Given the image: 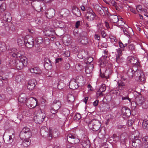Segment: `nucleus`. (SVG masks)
Here are the masks:
<instances>
[{"mask_svg": "<svg viewBox=\"0 0 148 148\" xmlns=\"http://www.w3.org/2000/svg\"><path fill=\"white\" fill-rule=\"evenodd\" d=\"M67 39L64 40V42L65 45L67 46L70 45L72 43V40L70 36H68Z\"/></svg>", "mask_w": 148, "mask_h": 148, "instance_id": "35", "label": "nucleus"}, {"mask_svg": "<svg viewBox=\"0 0 148 148\" xmlns=\"http://www.w3.org/2000/svg\"><path fill=\"white\" fill-rule=\"evenodd\" d=\"M44 67L47 70L51 69L52 68L51 62L48 58H45L44 60Z\"/></svg>", "mask_w": 148, "mask_h": 148, "instance_id": "13", "label": "nucleus"}, {"mask_svg": "<svg viewBox=\"0 0 148 148\" xmlns=\"http://www.w3.org/2000/svg\"><path fill=\"white\" fill-rule=\"evenodd\" d=\"M127 60L128 62L134 65L133 66H139L140 65V62L138 60L137 58L133 56H129L127 58Z\"/></svg>", "mask_w": 148, "mask_h": 148, "instance_id": "10", "label": "nucleus"}, {"mask_svg": "<svg viewBox=\"0 0 148 148\" xmlns=\"http://www.w3.org/2000/svg\"><path fill=\"white\" fill-rule=\"evenodd\" d=\"M10 55L14 58H20L23 55V52L17 50L15 48H13L9 51Z\"/></svg>", "mask_w": 148, "mask_h": 148, "instance_id": "8", "label": "nucleus"}, {"mask_svg": "<svg viewBox=\"0 0 148 148\" xmlns=\"http://www.w3.org/2000/svg\"><path fill=\"white\" fill-rule=\"evenodd\" d=\"M72 12L73 14L77 17H79L81 15V13L79 10L76 7H73L72 9Z\"/></svg>", "mask_w": 148, "mask_h": 148, "instance_id": "23", "label": "nucleus"}, {"mask_svg": "<svg viewBox=\"0 0 148 148\" xmlns=\"http://www.w3.org/2000/svg\"><path fill=\"white\" fill-rule=\"evenodd\" d=\"M82 145L84 148H89L90 143L89 140L86 138H85L82 142Z\"/></svg>", "mask_w": 148, "mask_h": 148, "instance_id": "25", "label": "nucleus"}, {"mask_svg": "<svg viewBox=\"0 0 148 148\" xmlns=\"http://www.w3.org/2000/svg\"><path fill=\"white\" fill-rule=\"evenodd\" d=\"M122 114L125 117L129 116L131 114V111L128 108L123 107L122 109Z\"/></svg>", "mask_w": 148, "mask_h": 148, "instance_id": "15", "label": "nucleus"}, {"mask_svg": "<svg viewBox=\"0 0 148 148\" xmlns=\"http://www.w3.org/2000/svg\"><path fill=\"white\" fill-rule=\"evenodd\" d=\"M58 110L55 109L53 107H51L50 109V112L52 114H56L58 111Z\"/></svg>", "mask_w": 148, "mask_h": 148, "instance_id": "46", "label": "nucleus"}, {"mask_svg": "<svg viewBox=\"0 0 148 148\" xmlns=\"http://www.w3.org/2000/svg\"><path fill=\"white\" fill-rule=\"evenodd\" d=\"M37 101L36 98L31 97L27 99L26 102L27 106L29 108H34L36 106Z\"/></svg>", "mask_w": 148, "mask_h": 148, "instance_id": "7", "label": "nucleus"}, {"mask_svg": "<svg viewBox=\"0 0 148 148\" xmlns=\"http://www.w3.org/2000/svg\"><path fill=\"white\" fill-rule=\"evenodd\" d=\"M106 90V85L105 84H103L101 88H100L99 90V92H103Z\"/></svg>", "mask_w": 148, "mask_h": 148, "instance_id": "52", "label": "nucleus"}, {"mask_svg": "<svg viewBox=\"0 0 148 148\" xmlns=\"http://www.w3.org/2000/svg\"><path fill=\"white\" fill-rule=\"evenodd\" d=\"M136 9L138 12L143 11L142 6L140 5H138L136 6Z\"/></svg>", "mask_w": 148, "mask_h": 148, "instance_id": "53", "label": "nucleus"}, {"mask_svg": "<svg viewBox=\"0 0 148 148\" xmlns=\"http://www.w3.org/2000/svg\"><path fill=\"white\" fill-rule=\"evenodd\" d=\"M136 104L139 106H142L143 108H148V102L144 101L143 99L139 97H137L135 99Z\"/></svg>", "mask_w": 148, "mask_h": 148, "instance_id": "9", "label": "nucleus"}, {"mask_svg": "<svg viewBox=\"0 0 148 148\" xmlns=\"http://www.w3.org/2000/svg\"><path fill=\"white\" fill-rule=\"evenodd\" d=\"M63 51L65 57H68L70 56V53L69 51H66L65 49H63Z\"/></svg>", "mask_w": 148, "mask_h": 148, "instance_id": "48", "label": "nucleus"}, {"mask_svg": "<svg viewBox=\"0 0 148 148\" xmlns=\"http://www.w3.org/2000/svg\"><path fill=\"white\" fill-rule=\"evenodd\" d=\"M143 127L145 129H148V121L144 120L142 123Z\"/></svg>", "mask_w": 148, "mask_h": 148, "instance_id": "41", "label": "nucleus"}, {"mask_svg": "<svg viewBox=\"0 0 148 148\" xmlns=\"http://www.w3.org/2000/svg\"><path fill=\"white\" fill-rule=\"evenodd\" d=\"M128 136L125 133H122L121 135L120 139L121 143L123 144L125 143L126 141L127 140Z\"/></svg>", "mask_w": 148, "mask_h": 148, "instance_id": "26", "label": "nucleus"}, {"mask_svg": "<svg viewBox=\"0 0 148 148\" xmlns=\"http://www.w3.org/2000/svg\"><path fill=\"white\" fill-rule=\"evenodd\" d=\"M143 73L141 70L138 69L136 66L129 67L127 72V74L130 78L134 77L138 78Z\"/></svg>", "mask_w": 148, "mask_h": 148, "instance_id": "1", "label": "nucleus"}, {"mask_svg": "<svg viewBox=\"0 0 148 148\" xmlns=\"http://www.w3.org/2000/svg\"><path fill=\"white\" fill-rule=\"evenodd\" d=\"M36 84V82L35 79H32L30 80L28 82L27 86L28 89L31 90L34 88Z\"/></svg>", "mask_w": 148, "mask_h": 148, "instance_id": "14", "label": "nucleus"}, {"mask_svg": "<svg viewBox=\"0 0 148 148\" xmlns=\"http://www.w3.org/2000/svg\"><path fill=\"white\" fill-rule=\"evenodd\" d=\"M143 140L148 145V136H145L143 138Z\"/></svg>", "mask_w": 148, "mask_h": 148, "instance_id": "62", "label": "nucleus"}, {"mask_svg": "<svg viewBox=\"0 0 148 148\" xmlns=\"http://www.w3.org/2000/svg\"><path fill=\"white\" fill-rule=\"evenodd\" d=\"M129 49L133 53H134L135 52V46L133 44H130L128 45Z\"/></svg>", "mask_w": 148, "mask_h": 148, "instance_id": "39", "label": "nucleus"}, {"mask_svg": "<svg viewBox=\"0 0 148 148\" xmlns=\"http://www.w3.org/2000/svg\"><path fill=\"white\" fill-rule=\"evenodd\" d=\"M13 64H14V65L18 70L22 69L23 68V66H24L23 64L19 60L14 61V63H13Z\"/></svg>", "mask_w": 148, "mask_h": 148, "instance_id": "19", "label": "nucleus"}, {"mask_svg": "<svg viewBox=\"0 0 148 148\" xmlns=\"http://www.w3.org/2000/svg\"><path fill=\"white\" fill-rule=\"evenodd\" d=\"M110 21L113 23H116L119 20L118 16L116 15H111L109 17Z\"/></svg>", "mask_w": 148, "mask_h": 148, "instance_id": "31", "label": "nucleus"}, {"mask_svg": "<svg viewBox=\"0 0 148 148\" xmlns=\"http://www.w3.org/2000/svg\"><path fill=\"white\" fill-rule=\"evenodd\" d=\"M31 132V130L29 128H28L27 127H25L23 128L21 131V133H27L28 132Z\"/></svg>", "mask_w": 148, "mask_h": 148, "instance_id": "42", "label": "nucleus"}, {"mask_svg": "<svg viewBox=\"0 0 148 148\" xmlns=\"http://www.w3.org/2000/svg\"><path fill=\"white\" fill-rule=\"evenodd\" d=\"M81 118V114L78 113L76 114L74 116V119L75 120L78 121Z\"/></svg>", "mask_w": 148, "mask_h": 148, "instance_id": "47", "label": "nucleus"}, {"mask_svg": "<svg viewBox=\"0 0 148 148\" xmlns=\"http://www.w3.org/2000/svg\"><path fill=\"white\" fill-rule=\"evenodd\" d=\"M22 139L23 140V141L22 143L21 144V145L23 146L22 147H26L30 145V142L29 141V139Z\"/></svg>", "mask_w": 148, "mask_h": 148, "instance_id": "32", "label": "nucleus"}, {"mask_svg": "<svg viewBox=\"0 0 148 148\" xmlns=\"http://www.w3.org/2000/svg\"><path fill=\"white\" fill-rule=\"evenodd\" d=\"M42 112L39 114L36 115L34 117V119L36 123H42L44 120L45 117Z\"/></svg>", "mask_w": 148, "mask_h": 148, "instance_id": "11", "label": "nucleus"}, {"mask_svg": "<svg viewBox=\"0 0 148 148\" xmlns=\"http://www.w3.org/2000/svg\"><path fill=\"white\" fill-rule=\"evenodd\" d=\"M51 131L52 135V137L53 136L54 138H56L58 136L59 134V132H58L57 129H54L53 131H52L51 129Z\"/></svg>", "mask_w": 148, "mask_h": 148, "instance_id": "38", "label": "nucleus"}, {"mask_svg": "<svg viewBox=\"0 0 148 148\" xmlns=\"http://www.w3.org/2000/svg\"><path fill=\"white\" fill-rule=\"evenodd\" d=\"M87 35V33L86 32H82L80 34V37H82L83 36L86 37Z\"/></svg>", "mask_w": 148, "mask_h": 148, "instance_id": "59", "label": "nucleus"}, {"mask_svg": "<svg viewBox=\"0 0 148 148\" xmlns=\"http://www.w3.org/2000/svg\"><path fill=\"white\" fill-rule=\"evenodd\" d=\"M55 14V10L53 9H50L45 12V14L47 17L49 18L52 17Z\"/></svg>", "mask_w": 148, "mask_h": 148, "instance_id": "18", "label": "nucleus"}, {"mask_svg": "<svg viewBox=\"0 0 148 148\" xmlns=\"http://www.w3.org/2000/svg\"><path fill=\"white\" fill-rule=\"evenodd\" d=\"M117 51L118 54L116 55V61L118 63L120 56L122 55V51L121 49L119 48L117 49Z\"/></svg>", "mask_w": 148, "mask_h": 148, "instance_id": "33", "label": "nucleus"}, {"mask_svg": "<svg viewBox=\"0 0 148 148\" xmlns=\"http://www.w3.org/2000/svg\"><path fill=\"white\" fill-rule=\"evenodd\" d=\"M5 98V96L4 94H0V100L2 101L4 100Z\"/></svg>", "mask_w": 148, "mask_h": 148, "instance_id": "61", "label": "nucleus"}, {"mask_svg": "<svg viewBox=\"0 0 148 148\" xmlns=\"http://www.w3.org/2000/svg\"><path fill=\"white\" fill-rule=\"evenodd\" d=\"M29 71L32 73L39 74L41 73V71L37 67L31 68L29 69Z\"/></svg>", "mask_w": 148, "mask_h": 148, "instance_id": "30", "label": "nucleus"}, {"mask_svg": "<svg viewBox=\"0 0 148 148\" xmlns=\"http://www.w3.org/2000/svg\"><path fill=\"white\" fill-rule=\"evenodd\" d=\"M134 122L133 120H129L128 121V125L129 126H131L132 125Z\"/></svg>", "mask_w": 148, "mask_h": 148, "instance_id": "57", "label": "nucleus"}, {"mask_svg": "<svg viewBox=\"0 0 148 148\" xmlns=\"http://www.w3.org/2000/svg\"><path fill=\"white\" fill-rule=\"evenodd\" d=\"M73 34L75 36H77L79 34V32L77 29H75L73 31Z\"/></svg>", "mask_w": 148, "mask_h": 148, "instance_id": "58", "label": "nucleus"}, {"mask_svg": "<svg viewBox=\"0 0 148 148\" xmlns=\"http://www.w3.org/2000/svg\"><path fill=\"white\" fill-rule=\"evenodd\" d=\"M80 42L82 44L86 45L88 42V38L86 36L80 37L78 39Z\"/></svg>", "mask_w": 148, "mask_h": 148, "instance_id": "27", "label": "nucleus"}, {"mask_svg": "<svg viewBox=\"0 0 148 148\" xmlns=\"http://www.w3.org/2000/svg\"><path fill=\"white\" fill-rule=\"evenodd\" d=\"M44 5L43 3H38L36 5L35 10L37 11L40 12L43 11V8L42 7V5Z\"/></svg>", "mask_w": 148, "mask_h": 148, "instance_id": "36", "label": "nucleus"}, {"mask_svg": "<svg viewBox=\"0 0 148 148\" xmlns=\"http://www.w3.org/2000/svg\"><path fill=\"white\" fill-rule=\"evenodd\" d=\"M41 19L40 18H37L35 21V23L40 25L41 23Z\"/></svg>", "mask_w": 148, "mask_h": 148, "instance_id": "55", "label": "nucleus"}, {"mask_svg": "<svg viewBox=\"0 0 148 148\" xmlns=\"http://www.w3.org/2000/svg\"><path fill=\"white\" fill-rule=\"evenodd\" d=\"M26 96L25 94H22L20 95L18 97V101L19 102L24 103L26 102Z\"/></svg>", "mask_w": 148, "mask_h": 148, "instance_id": "28", "label": "nucleus"}, {"mask_svg": "<svg viewBox=\"0 0 148 148\" xmlns=\"http://www.w3.org/2000/svg\"><path fill=\"white\" fill-rule=\"evenodd\" d=\"M60 21H59L57 20H55L52 21V23L53 24V25L55 27H58V25H59V24L60 23Z\"/></svg>", "mask_w": 148, "mask_h": 148, "instance_id": "44", "label": "nucleus"}, {"mask_svg": "<svg viewBox=\"0 0 148 148\" xmlns=\"http://www.w3.org/2000/svg\"><path fill=\"white\" fill-rule=\"evenodd\" d=\"M58 27L62 29L64 28L65 27V23L61 21Z\"/></svg>", "mask_w": 148, "mask_h": 148, "instance_id": "51", "label": "nucleus"}, {"mask_svg": "<svg viewBox=\"0 0 148 148\" xmlns=\"http://www.w3.org/2000/svg\"><path fill=\"white\" fill-rule=\"evenodd\" d=\"M24 41L20 38H18L17 40V43L18 45H21L23 43L24 44Z\"/></svg>", "mask_w": 148, "mask_h": 148, "instance_id": "60", "label": "nucleus"}, {"mask_svg": "<svg viewBox=\"0 0 148 148\" xmlns=\"http://www.w3.org/2000/svg\"><path fill=\"white\" fill-rule=\"evenodd\" d=\"M67 138L68 141L72 144H76L79 142L77 135L73 133L68 134Z\"/></svg>", "mask_w": 148, "mask_h": 148, "instance_id": "4", "label": "nucleus"}, {"mask_svg": "<svg viewBox=\"0 0 148 148\" xmlns=\"http://www.w3.org/2000/svg\"><path fill=\"white\" fill-rule=\"evenodd\" d=\"M60 14L61 18H65L69 16V11L66 9H63L60 11Z\"/></svg>", "mask_w": 148, "mask_h": 148, "instance_id": "17", "label": "nucleus"}, {"mask_svg": "<svg viewBox=\"0 0 148 148\" xmlns=\"http://www.w3.org/2000/svg\"><path fill=\"white\" fill-rule=\"evenodd\" d=\"M67 100L68 102H73L75 100L74 96L71 94H68L67 95Z\"/></svg>", "mask_w": 148, "mask_h": 148, "instance_id": "34", "label": "nucleus"}, {"mask_svg": "<svg viewBox=\"0 0 148 148\" xmlns=\"http://www.w3.org/2000/svg\"><path fill=\"white\" fill-rule=\"evenodd\" d=\"M35 41L38 44L42 43L43 42V40L42 37H39L35 39Z\"/></svg>", "mask_w": 148, "mask_h": 148, "instance_id": "40", "label": "nucleus"}, {"mask_svg": "<svg viewBox=\"0 0 148 148\" xmlns=\"http://www.w3.org/2000/svg\"><path fill=\"white\" fill-rule=\"evenodd\" d=\"M79 56H81L82 57L80 58L84 59H85L88 57V54L87 52L85 51H83L81 52H79L78 54Z\"/></svg>", "mask_w": 148, "mask_h": 148, "instance_id": "29", "label": "nucleus"}, {"mask_svg": "<svg viewBox=\"0 0 148 148\" xmlns=\"http://www.w3.org/2000/svg\"><path fill=\"white\" fill-rule=\"evenodd\" d=\"M15 79L16 80L18 83L21 82L23 80V79L22 78V76L21 75L17 76L16 77Z\"/></svg>", "mask_w": 148, "mask_h": 148, "instance_id": "45", "label": "nucleus"}, {"mask_svg": "<svg viewBox=\"0 0 148 148\" xmlns=\"http://www.w3.org/2000/svg\"><path fill=\"white\" fill-rule=\"evenodd\" d=\"M138 135L134 136V138L132 140V146L136 148H143L142 143L138 139Z\"/></svg>", "mask_w": 148, "mask_h": 148, "instance_id": "5", "label": "nucleus"}, {"mask_svg": "<svg viewBox=\"0 0 148 148\" xmlns=\"http://www.w3.org/2000/svg\"><path fill=\"white\" fill-rule=\"evenodd\" d=\"M40 132L42 137H46L48 136L49 139L52 138L51 129L50 128L49 129L47 127L43 126L41 128Z\"/></svg>", "mask_w": 148, "mask_h": 148, "instance_id": "3", "label": "nucleus"}, {"mask_svg": "<svg viewBox=\"0 0 148 148\" xmlns=\"http://www.w3.org/2000/svg\"><path fill=\"white\" fill-rule=\"evenodd\" d=\"M20 61L23 63L25 66V65H26V64L27 63V58L26 57H23L21 58Z\"/></svg>", "mask_w": 148, "mask_h": 148, "instance_id": "43", "label": "nucleus"}, {"mask_svg": "<svg viewBox=\"0 0 148 148\" xmlns=\"http://www.w3.org/2000/svg\"><path fill=\"white\" fill-rule=\"evenodd\" d=\"M101 15L104 16L105 14V12H104L102 8H101V9L99 10L97 12Z\"/></svg>", "mask_w": 148, "mask_h": 148, "instance_id": "56", "label": "nucleus"}, {"mask_svg": "<svg viewBox=\"0 0 148 148\" xmlns=\"http://www.w3.org/2000/svg\"><path fill=\"white\" fill-rule=\"evenodd\" d=\"M45 35L47 36H51L54 35L55 34L54 29H50L45 30L44 31Z\"/></svg>", "mask_w": 148, "mask_h": 148, "instance_id": "21", "label": "nucleus"}, {"mask_svg": "<svg viewBox=\"0 0 148 148\" xmlns=\"http://www.w3.org/2000/svg\"><path fill=\"white\" fill-rule=\"evenodd\" d=\"M69 86L70 88L72 89H75L78 87L77 84L75 80L71 81L69 82Z\"/></svg>", "mask_w": 148, "mask_h": 148, "instance_id": "24", "label": "nucleus"}, {"mask_svg": "<svg viewBox=\"0 0 148 148\" xmlns=\"http://www.w3.org/2000/svg\"><path fill=\"white\" fill-rule=\"evenodd\" d=\"M50 116L52 119L55 118V119H57L58 118V115L56 114H52Z\"/></svg>", "mask_w": 148, "mask_h": 148, "instance_id": "63", "label": "nucleus"}, {"mask_svg": "<svg viewBox=\"0 0 148 148\" xmlns=\"http://www.w3.org/2000/svg\"><path fill=\"white\" fill-rule=\"evenodd\" d=\"M61 106V103L59 100H55L53 102L52 105V107H53L55 109L59 110Z\"/></svg>", "mask_w": 148, "mask_h": 148, "instance_id": "22", "label": "nucleus"}, {"mask_svg": "<svg viewBox=\"0 0 148 148\" xmlns=\"http://www.w3.org/2000/svg\"><path fill=\"white\" fill-rule=\"evenodd\" d=\"M24 43L27 48H31L34 45V39L30 36H27L25 38Z\"/></svg>", "mask_w": 148, "mask_h": 148, "instance_id": "6", "label": "nucleus"}, {"mask_svg": "<svg viewBox=\"0 0 148 148\" xmlns=\"http://www.w3.org/2000/svg\"><path fill=\"white\" fill-rule=\"evenodd\" d=\"M3 19L5 21L9 22L11 21V17L10 15L6 14L3 17Z\"/></svg>", "mask_w": 148, "mask_h": 148, "instance_id": "37", "label": "nucleus"}, {"mask_svg": "<svg viewBox=\"0 0 148 148\" xmlns=\"http://www.w3.org/2000/svg\"><path fill=\"white\" fill-rule=\"evenodd\" d=\"M101 34L103 38H105L106 35V34L105 32V31L103 30L101 31Z\"/></svg>", "mask_w": 148, "mask_h": 148, "instance_id": "64", "label": "nucleus"}, {"mask_svg": "<svg viewBox=\"0 0 148 148\" xmlns=\"http://www.w3.org/2000/svg\"><path fill=\"white\" fill-rule=\"evenodd\" d=\"M117 88L121 90H124L125 88V84L121 80H119L117 82Z\"/></svg>", "mask_w": 148, "mask_h": 148, "instance_id": "16", "label": "nucleus"}, {"mask_svg": "<svg viewBox=\"0 0 148 148\" xmlns=\"http://www.w3.org/2000/svg\"><path fill=\"white\" fill-rule=\"evenodd\" d=\"M119 43L120 47L121 48H124L127 45V44L126 43L124 45L123 44V43L121 42H119Z\"/></svg>", "mask_w": 148, "mask_h": 148, "instance_id": "54", "label": "nucleus"}, {"mask_svg": "<svg viewBox=\"0 0 148 148\" xmlns=\"http://www.w3.org/2000/svg\"><path fill=\"white\" fill-rule=\"evenodd\" d=\"M138 79L140 81H143L145 80V76L143 73L138 78Z\"/></svg>", "mask_w": 148, "mask_h": 148, "instance_id": "49", "label": "nucleus"}, {"mask_svg": "<svg viewBox=\"0 0 148 148\" xmlns=\"http://www.w3.org/2000/svg\"><path fill=\"white\" fill-rule=\"evenodd\" d=\"M86 16V18L88 21H92L95 19L96 15L92 10L90 9L87 12Z\"/></svg>", "mask_w": 148, "mask_h": 148, "instance_id": "12", "label": "nucleus"}, {"mask_svg": "<svg viewBox=\"0 0 148 148\" xmlns=\"http://www.w3.org/2000/svg\"><path fill=\"white\" fill-rule=\"evenodd\" d=\"M88 126L90 129L93 131H96L99 130L101 124L98 120L93 119L89 122Z\"/></svg>", "mask_w": 148, "mask_h": 148, "instance_id": "2", "label": "nucleus"}, {"mask_svg": "<svg viewBox=\"0 0 148 148\" xmlns=\"http://www.w3.org/2000/svg\"><path fill=\"white\" fill-rule=\"evenodd\" d=\"M32 136V133L27 132V133H20L19 136L21 139H29Z\"/></svg>", "mask_w": 148, "mask_h": 148, "instance_id": "20", "label": "nucleus"}, {"mask_svg": "<svg viewBox=\"0 0 148 148\" xmlns=\"http://www.w3.org/2000/svg\"><path fill=\"white\" fill-rule=\"evenodd\" d=\"M94 8L96 11L98 12L101 8L97 4H95L94 5Z\"/></svg>", "mask_w": 148, "mask_h": 148, "instance_id": "50", "label": "nucleus"}]
</instances>
